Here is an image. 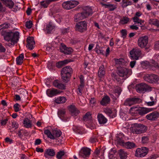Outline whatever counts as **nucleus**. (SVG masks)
I'll return each instance as SVG.
<instances>
[{
    "instance_id": "30",
    "label": "nucleus",
    "mask_w": 159,
    "mask_h": 159,
    "mask_svg": "<svg viewBox=\"0 0 159 159\" xmlns=\"http://www.w3.org/2000/svg\"><path fill=\"white\" fill-rule=\"evenodd\" d=\"M104 66L103 65H102L99 70V71L98 73V75L99 77L102 78L105 74V71L104 70Z\"/></svg>"
},
{
    "instance_id": "16",
    "label": "nucleus",
    "mask_w": 159,
    "mask_h": 159,
    "mask_svg": "<svg viewBox=\"0 0 159 159\" xmlns=\"http://www.w3.org/2000/svg\"><path fill=\"white\" fill-rule=\"evenodd\" d=\"M129 70L125 67H120L118 68L117 74L120 77H123L125 79L127 78V75Z\"/></svg>"
},
{
    "instance_id": "51",
    "label": "nucleus",
    "mask_w": 159,
    "mask_h": 159,
    "mask_svg": "<svg viewBox=\"0 0 159 159\" xmlns=\"http://www.w3.org/2000/svg\"><path fill=\"white\" fill-rule=\"evenodd\" d=\"M69 28L62 29L61 30V33L63 34H66L69 32Z\"/></svg>"
},
{
    "instance_id": "11",
    "label": "nucleus",
    "mask_w": 159,
    "mask_h": 159,
    "mask_svg": "<svg viewBox=\"0 0 159 159\" xmlns=\"http://www.w3.org/2000/svg\"><path fill=\"white\" fill-rule=\"evenodd\" d=\"M79 2L76 1H70L64 2L62 4L63 8L67 10L71 9L78 5Z\"/></svg>"
},
{
    "instance_id": "32",
    "label": "nucleus",
    "mask_w": 159,
    "mask_h": 159,
    "mask_svg": "<svg viewBox=\"0 0 159 159\" xmlns=\"http://www.w3.org/2000/svg\"><path fill=\"white\" fill-rule=\"evenodd\" d=\"M24 54L22 53L16 59V63L17 65H21L23 62Z\"/></svg>"
},
{
    "instance_id": "23",
    "label": "nucleus",
    "mask_w": 159,
    "mask_h": 159,
    "mask_svg": "<svg viewBox=\"0 0 159 159\" xmlns=\"http://www.w3.org/2000/svg\"><path fill=\"white\" fill-rule=\"evenodd\" d=\"M55 152L53 149L48 148L45 151L44 156L46 158H49V156L53 157L55 155Z\"/></svg>"
},
{
    "instance_id": "12",
    "label": "nucleus",
    "mask_w": 159,
    "mask_h": 159,
    "mask_svg": "<svg viewBox=\"0 0 159 159\" xmlns=\"http://www.w3.org/2000/svg\"><path fill=\"white\" fill-rule=\"evenodd\" d=\"M148 43V38L145 36L139 38L138 41V46L142 48L146 47Z\"/></svg>"
},
{
    "instance_id": "60",
    "label": "nucleus",
    "mask_w": 159,
    "mask_h": 159,
    "mask_svg": "<svg viewBox=\"0 0 159 159\" xmlns=\"http://www.w3.org/2000/svg\"><path fill=\"white\" fill-rule=\"evenodd\" d=\"M151 63L152 65L155 67L159 68V65L157 62H156L155 61L152 60V61Z\"/></svg>"
},
{
    "instance_id": "47",
    "label": "nucleus",
    "mask_w": 159,
    "mask_h": 159,
    "mask_svg": "<svg viewBox=\"0 0 159 159\" xmlns=\"http://www.w3.org/2000/svg\"><path fill=\"white\" fill-rule=\"evenodd\" d=\"M121 91V88L120 87L116 86L115 88L114 92L115 93L117 94L118 96H119L120 94Z\"/></svg>"
},
{
    "instance_id": "19",
    "label": "nucleus",
    "mask_w": 159,
    "mask_h": 159,
    "mask_svg": "<svg viewBox=\"0 0 159 159\" xmlns=\"http://www.w3.org/2000/svg\"><path fill=\"white\" fill-rule=\"evenodd\" d=\"M104 150V149L96 148L94 152L93 156L95 157H98L101 159H104L103 156Z\"/></svg>"
},
{
    "instance_id": "29",
    "label": "nucleus",
    "mask_w": 159,
    "mask_h": 159,
    "mask_svg": "<svg viewBox=\"0 0 159 159\" xmlns=\"http://www.w3.org/2000/svg\"><path fill=\"white\" fill-rule=\"evenodd\" d=\"M118 153L121 159H125L126 158L127 153L123 150L122 149L119 150Z\"/></svg>"
},
{
    "instance_id": "13",
    "label": "nucleus",
    "mask_w": 159,
    "mask_h": 159,
    "mask_svg": "<svg viewBox=\"0 0 159 159\" xmlns=\"http://www.w3.org/2000/svg\"><path fill=\"white\" fill-rule=\"evenodd\" d=\"M76 30L82 32L87 29V23L85 21H80L76 24Z\"/></svg>"
},
{
    "instance_id": "58",
    "label": "nucleus",
    "mask_w": 159,
    "mask_h": 159,
    "mask_svg": "<svg viewBox=\"0 0 159 159\" xmlns=\"http://www.w3.org/2000/svg\"><path fill=\"white\" fill-rule=\"evenodd\" d=\"M6 51V49L0 43V52H4Z\"/></svg>"
},
{
    "instance_id": "53",
    "label": "nucleus",
    "mask_w": 159,
    "mask_h": 159,
    "mask_svg": "<svg viewBox=\"0 0 159 159\" xmlns=\"http://www.w3.org/2000/svg\"><path fill=\"white\" fill-rule=\"evenodd\" d=\"M9 25L8 24L6 23H4L1 25H0V30L2 29L7 28L9 27Z\"/></svg>"
},
{
    "instance_id": "49",
    "label": "nucleus",
    "mask_w": 159,
    "mask_h": 159,
    "mask_svg": "<svg viewBox=\"0 0 159 159\" xmlns=\"http://www.w3.org/2000/svg\"><path fill=\"white\" fill-rule=\"evenodd\" d=\"M122 37L124 38H125L126 37L127 35V31L126 30H122L121 31Z\"/></svg>"
},
{
    "instance_id": "61",
    "label": "nucleus",
    "mask_w": 159,
    "mask_h": 159,
    "mask_svg": "<svg viewBox=\"0 0 159 159\" xmlns=\"http://www.w3.org/2000/svg\"><path fill=\"white\" fill-rule=\"evenodd\" d=\"M97 141V139L95 137L93 136L91 137L90 139V141L92 143L96 142Z\"/></svg>"
},
{
    "instance_id": "2",
    "label": "nucleus",
    "mask_w": 159,
    "mask_h": 159,
    "mask_svg": "<svg viewBox=\"0 0 159 159\" xmlns=\"http://www.w3.org/2000/svg\"><path fill=\"white\" fill-rule=\"evenodd\" d=\"M72 73L73 70L70 66H67L63 68L61 73L63 81L65 83L69 81Z\"/></svg>"
},
{
    "instance_id": "26",
    "label": "nucleus",
    "mask_w": 159,
    "mask_h": 159,
    "mask_svg": "<svg viewBox=\"0 0 159 159\" xmlns=\"http://www.w3.org/2000/svg\"><path fill=\"white\" fill-rule=\"evenodd\" d=\"M100 3L102 6L106 8H107L109 9V10H114L116 8V5L114 4H104L102 2H100Z\"/></svg>"
},
{
    "instance_id": "8",
    "label": "nucleus",
    "mask_w": 159,
    "mask_h": 159,
    "mask_svg": "<svg viewBox=\"0 0 159 159\" xmlns=\"http://www.w3.org/2000/svg\"><path fill=\"white\" fill-rule=\"evenodd\" d=\"M152 108H148L144 107L141 108L138 110L137 109L136 107H133L130 109L129 112L132 113H134L136 111H138V113L140 115L142 116L151 111H152Z\"/></svg>"
},
{
    "instance_id": "55",
    "label": "nucleus",
    "mask_w": 159,
    "mask_h": 159,
    "mask_svg": "<svg viewBox=\"0 0 159 159\" xmlns=\"http://www.w3.org/2000/svg\"><path fill=\"white\" fill-rule=\"evenodd\" d=\"M57 88L61 89H65V86L63 84L60 83Z\"/></svg>"
},
{
    "instance_id": "62",
    "label": "nucleus",
    "mask_w": 159,
    "mask_h": 159,
    "mask_svg": "<svg viewBox=\"0 0 159 159\" xmlns=\"http://www.w3.org/2000/svg\"><path fill=\"white\" fill-rule=\"evenodd\" d=\"M154 48L156 50L159 49V41H157L155 43Z\"/></svg>"
},
{
    "instance_id": "14",
    "label": "nucleus",
    "mask_w": 159,
    "mask_h": 159,
    "mask_svg": "<svg viewBox=\"0 0 159 159\" xmlns=\"http://www.w3.org/2000/svg\"><path fill=\"white\" fill-rule=\"evenodd\" d=\"M130 54L133 59L138 60L141 55V51L139 48H133L130 52Z\"/></svg>"
},
{
    "instance_id": "36",
    "label": "nucleus",
    "mask_w": 159,
    "mask_h": 159,
    "mask_svg": "<svg viewBox=\"0 0 159 159\" xmlns=\"http://www.w3.org/2000/svg\"><path fill=\"white\" fill-rule=\"evenodd\" d=\"M125 60L124 59L121 58L117 59L115 60V62L116 65H119L120 66H123L125 64Z\"/></svg>"
},
{
    "instance_id": "54",
    "label": "nucleus",
    "mask_w": 159,
    "mask_h": 159,
    "mask_svg": "<svg viewBox=\"0 0 159 159\" xmlns=\"http://www.w3.org/2000/svg\"><path fill=\"white\" fill-rule=\"evenodd\" d=\"M12 127L14 128L15 129H16L18 127V125L16 121H13L12 122Z\"/></svg>"
},
{
    "instance_id": "56",
    "label": "nucleus",
    "mask_w": 159,
    "mask_h": 159,
    "mask_svg": "<svg viewBox=\"0 0 159 159\" xmlns=\"http://www.w3.org/2000/svg\"><path fill=\"white\" fill-rule=\"evenodd\" d=\"M84 87V86H82L81 85H79L78 86V90L79 93L78 92V93L80 95L82 94V91L83 90Z\"/></svg>"
},
{
    "instance_id": "1",
    "label": "nucleus",
    "mask_w": 159,
    "mask_h": 159,
    "mask_svg": "<svg viewBox=\"0 0 159 159\" xmlns=\"http://www.w3.org/2000/svg\"><path fill=\"white\" fill-rule=\"evenodd\" d=\"M2 35L4 36L5 40L9 41L10 40L11 43H8L7 45L10 47L14 45L17 43L19 38V33L18 32L15 33L12 32H7V31H3L2 32Z\"/></svg>"
},
{
    "instance_id": "21",
    "label": "nucleus",
    "mask_w": 159,
    "mask_h": 159,
    "mask_svg": "<svg viewBox=\"0 0 159 159\" xmlns=\"http://www.w3.org/2000/svg\"><path fill=\"white\" fill-rule=\"evenodd\" d=\"M60 93L58 90L55 89H48L46 91L47 95L50 97H52Z\"/></svg>"
},
{
    "instance_id": "43",
    "label": "nucleus",
    "mask_w": 159,
    "mask_h": 159,
    "mask_svg": "<svg viewBox=\"0 0 159 159\" xmlns=\"http://www.w3.org/2000/svg\"><path fill=\"white\" fill-rule=\"evenodd\" d=\"M66 113L65 110L64 109L59 110L57 112V114L61 118Z\"/></svg>"
},
{
    "instance_id": "44",
    "label": "nucleus",
    "mask_w": 159,
    "mask_h": 159,
    "mask_svg": "<svg viewBox=\"0 0 159 159\" xmlns=\"http://www.w3.org/2000/svg\"><path fill=\"white\" fill-rule=\"evenodd\" d=\"M122 7H126L127 6L131 5L132 4L131 2L126 0H122Z\"/></svg>"
},
{
    "instance_id": "40",
    "label": "nucleus",
    "mask_w": 159,
    "mask_h": 159,
    "mask_svg": "<svg viewBox=\"0 0 159 159\" xmlns=\"http://www.w3.org/2000/svg\"><path fill=\"white\" fill-rule=\"evenodd\" d=\"M129 19L126 17H123L121 19L120 21V23L121 24L124 25L128 23L129 21Z\"/></svg>"
},
{
    "instance_id": "63",
    "label": "nucleus",
    "mask_w": 159,
    "mask_h": 159,
    "mask_svg": "<svg viewBox=\"0 0 159 159\" xmlns=\"http://www.w3.org/2000/svg\"><path fill=\"white\" fill-rule=\"evenodd\" d=\"M59 83L60 82L58 80H56L53 81V84L55 87L57 88Z\"/></svg>"
},
{
    "instance_id": "50",
    "label": "nucleus",
    "mask_w": 159,
    "mask_h": 159,
    "mask_svg": "<svg viewBox=\"0 0 159 159\" xmlns=\"http://www.w3.org/2000/svg\"><path fill=\"white\" fill-rule=\"evenodd\" d=\"M80 85H81L82 86H84V77L82 75H80Z\"/></svg>"
},
{
    "instance_id": "31",
    "label": "nucleus",
    "mask_w": 159,
    "mask_h": 159,
    "mask_svg": "<svg viewBox=\"0 0 159 159\" xmlns=\"http://www.w3.org/2000/svg\"><path fill=\"white\" fill-rule=\"evenodd\" d=\"M150 24L152 25L157 26H159V21L156 19H150L148 21Z\"/></svg>"
},
{
    "instance_id": "9",
    "label": "nucleus",
    "mask_w": 159,
    "mask_h": 159,
    "mask_svg": "<svg viewBox=\"0 0 159 159\" xmlns=\"http://www.w3.org/2000/svg\"><path fill=\"white\" fill-rule=\"evenodd\" d=\"M149 151L148 149L146 147H142L137 149L135 155L139 157H142L145 156Z\"/></svg>"
},
{
    "instance_id": "34",
    "label": "nucleus",
    "mask_w": 159,
    "mask_h": 159,
    "mask_svg": "<svg viewBox=\"0 0 159 159\" xmlns=\"http://www.w3.org/2000/svg\"><path fill=\"white\" fill-rule=\"evenodd\" d=\"M123 146H125L127 148L131 149L135 146V144L134 143L128 142L124 143Z\"/></svg>"
},
{
    "instance_id": "3",
    "label": "nucleus",
    "mask_w": 159,
    "mask_h": 159,
    "mask_svg": "<svg viewBox=\"0 0 159 159\" xmlns=\"http://www.w3.org/2000/svg\"><path fill=\"white\" fill-rule=\"evenodd\" d=\"M130 129L134 134H140L145 132L147 128L146 126L143 124L135 123L131 127Z\"/></svg>"
},
{
    "instance_id": "39",
    "label": "nucleus",
    "mask_w": 159,
    "mask_h": 159,
    "mask_svg": "<svg viewBox=\"0 0 159 159\" xmlns=\"http://www.w3.org/2000/svg\"><path fill=\"white\" fill-rule=\"evenodd\" d=\"M91 118V116L89 112H87L83 117V120L84 121L90 120Z\"/></svg>"
},
{
    "instance_id": "27",
    "label": "nucleus",
    "mask_w": 159,
    "mask_h": 159,
    "mask_svg": "<svg viewBox=\"0 0 159 159\" xmlns=\"http://www.w3.org/2000/svg\"><path fill=\"white\" fill-rule=\"evenodd\" d=\"M4 4L11 9L14 6V2L11 0H1Z\"/></svg>"
},
{
    "instance_id": "5",
    "label": "nucleus",
    "mask_w": 159,
    "mask_h": 159,
    "mask_svg": "<svg viewBox=\"0 0 159 159\" xmlns=\"http://www.w3.org/2000/svg\"><path fill=\"white\" fill-rule=\"evenodd\" d=\"M44 133L47 137L51 139H56L61 134V132L60 130H54L52 134L48 129H46L44 131Z\"/></svg>"
},
{
    "instance_id": "18",
    "label": "nucleus",
    "mask_w": 159,
    "mask_h": 159,
    "mask_svg": "<svg viewBox=\"0 0 159 159\" xmlns=\"http://www.w3.org/2000/svg\"><path fill=\"white\" fill-rule=\"evenodd\" d=\"M159 117V113L155 111L150 113L146 116V118L148 120L151 121H155Z\"/></svg>"
},
{
    "instance_id": "45",
    "label": "nucleus",
    "mask_w": 159,
    "mask_h": 159,
    "mask_svg": "<svg viewBox=\"0 0 159 159\" xmlns=\"http://www.w3.org/2000/svg\"><path fill=\"white\" fill-rule=\"evenodd\" d=\"M111 76L113 78H114L115 79L119 82V84H122V82L120 80V79L118 77V76L116 74L112 73L111 74Z\"/></svg>"
},
{
    "instance_id": "35",
    "label": "nucleus",
    "mask_w": 159,
    "mask_h": 159,
    "mask_svg": "<svg viewBox=\"0 0 159 159\" xmlns=\"http://www.w3.org/2000/svg\"><path fill=\"white\" fill-rule=\"evenodd\" d=\"M24 126L26 128H30L31 126V122L28 118H25L24 120Z\"/></svg>"
},
{
    "instance_id": "38",
    "label": "nucleus",
    "mask_w": 159,
    "mask_h": 159,
    "mask_svg": "<svg viewBox=\"0 0 159 159\" xmlns=\"http://www.w3.org/2000/svg\"><path fill=\"white\" fill-rule=\"evenodd\" d=\"M70 62L67 60H65L63 61H59L57 63V66L58 68H61L64 65L67 64L68 62Z\"/></svg>"
},
{
    "instance_id": "42",
    "label": "nucleus",
    "mask_w": 159,
    "mask_h": 159,
    "mask_svg": "<svg viewBox=\"0 0 159 159\" xmlns=\"http://www.w3.org/2000/svg\"><path fill=\"white\" fill-rule=\"evenodd\" d=\"M54 29V27L53 26L50 24L48 25L46 27V30L47 33L48 34L50 33Z\"/></svg>"
},
{
    "instance_id": "10",
    "label": "nucleus",
    "mask_w": 159,
    "mask_h": 159,
    "mask_svg": "<svg viewBox=\"0 0 159 159\" xmlns=\"http://www.w3.org/2000/svg\"><path fill=\"white\" fill-rule=\"evenodd\" d=\"M92 13L89 12V11H84L81 13H78L75 15L74 17V21L75 22H78L79 20H81L85 18L88 17L90 15H91Z\"/></svg>"
},
{
    "instance_id": "48",
    "label": "nucleus",
    "mask_w": 159,
    "mask_h": 159,
    "mask_svg": "<svg viewBox=\"0 0 159 159\" xmlns=\"http://www.w3.org/2000/svg\"><path fill=\"white\" fill-rule=\"evenodd\" d=\"M32 22L31 21H27L25 23V26L28 29L31 28L32 27Z\"/></svg>"
},
{
    "instance_id": "33",
    "label": "nucleus",
    "mask_w": 159,
    "mask_h": 159,
    "mask_svg": "<svg viewBox=\"0 0 159 159\" xmlns=\"http://www.w3.org/2000/svg\"><path fill=\"white\" fill-rule=\"evenodd\" d=\"M66 99L65 97H60L57 98L55 100V102L56 103H63L66 102Z\"/></svg>"
},
{
    "instance_id": "64",
    "label": "nucleus",
    "mask_w": 159,
    "mask_h": 159,
    "mask_svg": "<svg viewBox=\"0 0 159 159\" xmlns=\"http://www.w3.org/2000/svg\"><path fill=\"white\" fill-rule=\"evenodd\" d=\"M82 9L83 10H92L93 9V8L92 7L86 6L83 7Z\"/></svg>"
},
{
    "instance_id": "37",
    "label": "nucleus",
    "mask_w": 159,
    "mask_h": 159,
    "mask_svg": "<svg viewBox=\"0 0 159 159\" xmlns=\"http://www.w3.org/2000/svg\"><path fill=\"white\" fill-rule=\"evenodd\" d=\"M65 155V153L63 151H60L58 152L56 155V157L58 159H61L62 157Z\"/></svg>"
},
{
    "instance_id": "22",
    "label": "nucleus",
    "mask_w": 159,
    "mask_h": 159,
    "mask_svg": "<svg viewBox=\"0 0 159 159\" xmlns=\"http://www.w3.org/2000/svg\"><path fill=\"white\" fill-rule=\"evenodd\" d=\"M124 135L123 134L120 133L116 136V141L120 145L123 146L124 143Z\"/></svg>"
},
{
    "instance_id": "52",
    "label": "nucleus",
    "mask_w": 159,
    "mask_h": 159,
    "mask_svg": "<svg viewBox=\"0 0 159 159\" xmlns=\"http://www.w3.org/2000/svg\"><path fill=\"white\" fill-rule=\"evenodd\" d=\"M148 141V137L144 136L142 138V142L143 143H146Z\"/></svg>"
},
{
    "instance_id": "28",
    "label": "nucleus",
    "mask_w": 159,
    "mask_h": 159,
    "mask_svg": "<svg viewBox=\"0 0 159 159\" xmlns=\"http://www.w3.org/2000/svg\"><path fill=\"white\" fill-rule=\"evenodd\" d=\"M110 98L107 96L104 97L100 102L101 105L103 106H106L110 102Z\"/></svg>"
},
{
    "instance_id": "7",
    "label": "nucleus",
    "mask_w": 159,
    "mask_h": 159,
    "mask_svg": "<svg viewBox=\"0 0 159 159\" xmlns=\"http://www.w3.org/2000/svg\"><path fill=\"white\" fill-rule=\"evenodd\" d=\"M142 101L140 98L135 97L129 98L125 100L124 103V105L125 106H131L132 105L141 103Z\"/></svg>"
},
{
    "instance_id": "41",
    "label": "nucleus",
    "mask_w": 159,
    "mask_h": 159,
    "mask_svg": "<svg viewBox=\"0 0 159 159\" xmlns=\"http://www.w3.org/2000/svg\"><path fill=\"white\" fill-rule=\"evenodd\" d=\"M20 94L22 97H25L27 96V92L24 89H22L19 90Z\"/></svg>"
},
{
    "instance_id": "24",
    "label": "nucleus",
    "mask_w": 159,
    "mask_h": 159,
    "mask_svg": "<svg viewBox=\"0 0 159 159\" xmlns=\"http://www.w3.org/2000/svg\"><path fill=\"white\" fill-rule=\"evenodd\" d=\"M98 121L100 124H104L107 121V119L102 114L99 113L97 116Z\"/></svg>"
},
{
    "instance_id": "46",
    "label": "nucleus",
    "mask_w": 159,
    "mask_h": 159,
    "mask_svg": "<svg viewBox=\"0 0 159 159\" xmlns=\"http://www.w3.org/2000/svg\"><path fill=\"white\" fill-rule=\"evenodd\" d=\"M20 106L18 103H16L13 106L14 111L17 112L20 110Z\"/></svg>"
},
{
    "instance_id": "17",
    "label": "nucleus",
    "mask_w": 159,
    "mask_h": 159,
    "mask_svg": "<svg viewBox=\"0 0 159 159\" xmlns=\"http://www.w3.org/2000/svg\"><path fill=\"white\" fill-rule=\"evenodd\" d=\"M91 149L87 147L82 148L80 150L79 155L84 158L89 157L90 154Z\"/></svg>"
},
{
    "instance_id": "59",
    "label": "nucleus",
    "mask_w": 159,
    "mask_h": 159,
    "mask_svg": "<svg viewBox=\"0 0 159 159\" xmlns=\"http://www.w3.org/2000/svg\"><path fill=\"white\" fill-rule=\"evenodd\" d=\"M8 120V119L7 118L1 120L0 123L1 124V125H6Z\"/></svg>"
},
{
    "instance_id": "25",
    "label": "nucleus",
    "mask_w": 159,
    "mask_h": 159,
    "mask_svg": "<svg viewBox=\"0 0 159 159\" xmlns=\"http://www.w3.org/2000/svg\"><path fill=\"white\" fill-rule=\"evenodd\" d=\"M69 110L72 116H76L80 112L79 110L74 106H70L69 107Z\"/></svg>"
},
{
    "instance_id": "57",
    "label": "nucleus",
    "mask_w": 159,
    "mask_h": 159,
    "mask_svg": "<svg viewBox=\"0 0 159 159\" xmlns=\"http://www.w3.org/2000/svg\"><path fill=\"white\" fill-rule=\"evenodd\" d=\"M156 101H153L150 102H146V103L147 105L148 106H152L155 104L156 103Z\"/></svg>"
},
{
    "instance_id": "20",
    "label": "nucleus",
    "mask_w": 159,
    "mask_h": 159,
    "mask_svg": "<svg viewBox=\"0 0 159 159\" xmlns=\"http://www.w3.org/2000/svg\"><path fill=\"white\" fill-rule=\"evenodd\" d=\"M27 44L26 47L30 50L33 49L35 44L34 38L30 37L27 38Z\"/></svg>"
},
{
    "instance_id": "4",
    "label": "nucleus",
    "mask_w": 159,
    "mask_h": 159,
    "mask_svg": "<svg viewBox=\"0 0 159 159\" xmlns=\"http://www.w3.org/2000/svg\"><path fill=\"white\" fill-rule=\"evenodd\" d=\"M144 80L151 84H156L159 80V76L153 74H147L143 77Z\"/></svg>"
},
{
    "instance_id": "15",
    "label": "nucleus",
    "mask_w": 159,
    "mask_h": 159,
    "mask_svg": "<svg viewBox=\"0 0 159 159\" xmlns=\"http://www.w3.org/2000/svg\"><path fill=\"white\" fill-rule=\"evenodd\" d=\"M60 50L61 52L67 55L71 54L73 52V50L71 48L67 47L66 45L62 43L61 44Z\"/></svg>"
},
{
    "instance_id": "6",
    "label": "nucleus",
    "mask_w": 159,
    "mask_h": 159,
    "mask_svg": "<svg viewBox=\"0 0 159 159\" xmlns=\"http://www.w3.org/2000/svg\"><path fill=\"white\" fill-rule=\"evenodd\" d=\"M136 89L137 92L143 93L146 91H151L152 88L146 84L142 83L137 85Z\"/></svg>"
}]
</instances>
